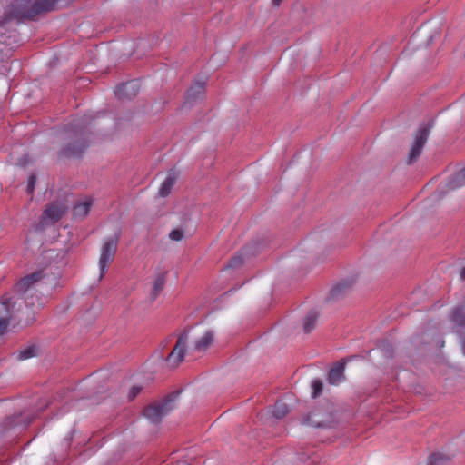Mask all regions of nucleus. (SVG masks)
Segmentation results:
<instances>
[{"label": "nucleus", "mask_w": 465, "mask_h": 465, "mask_svg": "<svg viewBox=\"0 0 465 465\" xmlns=\"http://www.w3.org/2000/svg\"><path fill=\"white\" fill-rule=\"evenodd\" d=\"M45 280H49V273L47 270L35 271L22 278L15 284V291L20 297L14 299L7 296H3L0 303L1 307L5 311V316H0V335L4 334L10 322L15 318V314L20 311V307L16 309V304L19 300H22L27 307H35V302H39L38 297H35L32 291L38 285L47 283Z\"/></svg>", "instance_id": "nucleus-1"}, {"label": "nucleus", "mask_w": 465, "mask_h": 465, "mask_svg": "<svg viewBox=\"0 0 465 465\" xmlns=\"http://www.w3.org/2000/svg\"><path fill=\"white\" fill-rule=\"evenodd\" d=\"M178 395V393L173 394L160 402L147 406L143 410V416L152 423L161 422L175 408L174 401Z\"/></svg>", "instance_id": "nucleus-2"}, {"label": "nucleus", "mask_w": 465, "mask_h": 465, "mask_svg": "<svg viewBox=\"0 0 465 465\" xmlns=\"http://www.w3.org/2000/svg\"><path fill=\"white\" fill-rule=\"evenodd\" d=\"M432 126V121L428 123H422L420 124L415 134L413 143L411 144L410 152L408 153L407 163L409 164L412 163L420 157L423 150V147L429 138Z\"/></svg>", "instance_id": "nucleus-3"}, {"label": "nucleus", "mask_w": 465, "mask_h": 465, "mask_svg": "<svg viewBox=\"0 0 465 465\" xmlns=\"http://www.w3.org/2000/svg\"><path fill=\"white\" fill-rule=\"evenodd\" d=\"M120 235L116 233L114 236L108 237L104 240L102 249L101 254L99 258V270H100V278H102L106 272L108 264L114 260L117 245L119 242Z\"/></svg>", "instance_id": "nucleus-4"}, {"label": "nucleus", "mask_w": 465, "mask_h": 465, "mask_svg": "<svg viewBox=\"0 0 465 465\" xmlns=\"http://www.w3.org/2000/svg\"><path fill=\"white\" fill-rule=\"evenodd\" d=\"M35 15L34 4L31 0H14L7 8L5 21L14 18L19 20L33 18Z\"/></svg>", "instance_id": "nucleus-5"}, {"label": "nucleus", "mask_w": 465, "mask_h": 465, "mask_svg": "<svg viewBox=\"0 0 465 465\" xmlns=\"http://www.w3.org/2000/svg\"><path fill=\"white\" fill-rule=\"evenodd\" d=\"M68 207L61 203H51L43 213L42 219L36 229L42 231L45 225L53 224L62 218Z\"/></svg>", "instance_id": "nucleus-6"}, {"label": "nucleus", "mask_w": 465, "mask_h": 465, "mask_svg": "<svg viewBox=\"0 0 465 465\" xmlns=\"http://www.w3.org/2000/svg\"><path fill=\"white\" fill-rule=\"evenodd\" d=\"M188 340V331H183L177 339L176 344L171 353L166 358V362L175 368L183 361L186 351V342Z\"/></svg>", "instance_id": "nucleus-7"}, {"label": "nucleus", "mask_w": 465, "mask_h": 465, "mask_svg": "<svg viewBox=\"0 0 465 465\" xmlns=\"http://www.w3.org/2000/svg\"><path fill=\"white\" fill-rule=\"evenodd\" d=\"M119 99H131L139 93V84L135 80L118 85L114 91Z\"/></svg>", "instance_id": "nucleus-8"}, {"label": "nucleus", "mask_w": 465, "mask_h": 465, "mask_svg": "<svg viewBox=\"0 0 465 465\" xmlns=\"http://www.w3.org/2000/svg\"><path fill=\"white\" fill-rule=\"evenodd\" d=\"M345 361H341L336 363V365L331 368L328 373V382L331 385H338L342 382L345 379L344 370H345Z\"/></svg>", "instance_id": "nucleus-9"}, {"label": "nucleus", "mask_w": 465, "mask_h": 465, "mask_svg": "<svg viewBox=\"0 0 465 465\" xmlns=\"http://www.w3.org/2000/svg\"><path fill=\"white\" fill-rule=\"evenodd\" d=\"M214 333L213 331H207L201 338L195 341L194 350L197 351H205L213 343Z\"/></svg>", "instance_id": "nucleus-10"}, {"label": "nucleus", "mask_w": 465, "mask_h": 465, "mask_svg": "<svg viewBox=\"0 0 465 465\" xmlns=\"http://www.w3.org/2000/svg\"><path fill=\"white\" fill-rule=\"evenodd\" d=\"M93 205V201L90 198H86L84 201L77 203L73 210L74 217L76 219L84 218Z\"/></svg>", "instance_id": "nucleus-11"}, {"label": "nucleus", "mask_w": 465, "mask_h": 465, "mask_svg": "<svg viewBox=\"0 0 465 465\" xmlns=\"http://www.w3.org/2000/svg\"><path fill=\"white\" fill-rule=\"evenodd\" d=\"M176 179H177V176L173 173H169L167 175V177L162 183V184L159 188L158 194L160 197H166L167 195L170 194L173 187L174 186V184L176 183Z\"/></svg>", "instance_id": "nucleus-12"}, {"label": "nucleus", "mask_w": 465, "mask_h": 465, "mask_svg": "<svg viewBox=\"0 0 465 465\" xmlns=\"http://www.w3.org/2000/svg\"><path fill=\"white\" fill-rule=\"evenodd\" d=\"M465 184V167L451 176L446 183L448 190H455Z\"/></svg>", "instance_id": "nucleus-13"}, {"label": "nucleus", "mask_w": 465, "mask_h": 465, "mask_svg": "<svg viewBox=\"0 0 465 465\" xmlns=\"http://www.w3.org/2000/svg\"><path fill=\"white\" fill-rule=\"evenodd\" d=\"M86 148V144L84 143H75L68 144L62 153L65 156L78 157L80 156Z\"/></svg>", "instance_id": "nucleus-14"}, {"label": "nucleus", "mask_w": 465, "mask_h": 465, "mask_svg": "<svg viewBox=\"0 0 465 465\" xmlns=\"http://www.w3.org/2000/svg\"><path fill=\"white\" fill-rule=\"evenodd\" d=\"M318 320V312L315 311H311L307 313V315L303 319L302 330L305 333H310L317 324Z\"/></svg>", "instance_id": "nucleus-15"}, {"label": "nucleus", "mask_w": 465, "mask_h": 465, "mask_svg": "<svg viewBox=\"0 0 465 465\" xmlns=\"http://www.w3.org/2000/svg\"><path fill=\"white\" fill-rule=\"evenodd\" d=\"M58 0H36L34 4V12L35 15L42 12H48L54 8Z\"/></svg>", "instance_id": "nucleus-16"}, {"label": "nucleus", "mask_w": 465, "mask_h": 465, "mask_svg": "<svg viewBox=\"0 0 465 465\" xmlns=\"http://www.w3.org/2000/svg\"><path fill=\"white\" fill-rule=\"evenodd\" d=\"M205 86L203 83H195L187 91V99L194 100L203 96Z\"/></svg>", "instance_id": "nucleus-17"}, {"label": "nucleus", "mask_w": 465, "mask_h": 465, "mask_svg": "<svg viewBox=\"0 0 465 465\" xmlns=\"http://www.w3.org/2000/svg\"><path fill=\"white\" fill-rule=\"evenodd\" d=\"M289 411L288 405L284 401H279L274 404L272 413L274 418L282 419L288 414Z\"/></svg>", "instance_id": "nucleus-18"}, {"label": "nucleus", "mask_w": 465, "mask_h": 465, "mask_svg": "<svg viewBox=\"0 0 465 465\" xmlns=\"http://www.w3.org/2000/svg\"><path fill=\"white\" fill-rule=\"evenodd\" d=\"M37 348L34 345L24 348L16 351V359L19 361L28 360L36 355Z\"/></svg>", "instance_id": "nucleus-19"}, {"label": "nucleus", "mask_w": 465, "mask_h": 465, "mask_svg": "<svg viewBox=\"0 0 465 465\" xmlns=\"http://www.w3.org/2000/svg\"><path fill=\"white\" fill-rule=\"evenodd\" d=\"M450 458L441 453L432 454L429 460L427 465H445L450 461Z\"/></svg>", "instance_id": "nucleus-20"}, {"label": "nucleus", "mask_w": 465, "mask_h": 465, "mask_svg": "<svg viewBox=\"0 0 465 465\" xmlns=\"http://www.w3.org/2000/svg\"><path fill=\"white\" fill-rule=\"evenodd\" d=\"M164 285V276L159 275L155 278L153 286L152 298L154 300L161 292Z\"/></svg>", "instance_id": "nucleus-21"}, {"label": "nucleus", "mask_w": 465, "mask_h": 465, "mask_svg": "<svg viewBox=\"0 0 465 465\" xmlns=\"http://www.w3.org/2000/svg\"><path fill=\"white\" fill-rule=\"evenodd\" d=\"M464 308L462 306L457 307L453 310L452 319L459 325L465 324V318L462 316Z\"/></svg>", "instance_id": "nucleus-22"}, {"label": "nucleus", "mask_w": 465, "mask_h": 465, "mask_svg": "<svg viewBox=\"0 0 465 465\" xmlns=\"http://www.w3.org/2000/svg\"><path fill=\"white\" fill-rule=\"evenodd\" d=\"M312 396L313 398L318 397L322 392L323 384L322 381L319 379L313 380L312 381Z\"/></svg>", "instance_id": "nucleus-23"}, {"label": "nucleus", "mask_w": 465, "mask_h": 465, "mask_svg": "<svg viewBox=\"0 0 465 465\" xmlns=\"http://www.w3.org/2000/svg\"><path fill=\"white\" fill-rule=\"evenodd\" d=\"M184 232L182 229H173L170 232L169 237L172 241H181L183 238Z\"/></svg>", "instance_id": "nucleus-24"}, {"label": "nucleus", "mask_w": 465, "mask_h": 465, "mask_svg": "<svg viewBox=\"0 0 465 465\" xmlns=\"http://www.w3.org/2000/svg\"><path fill=\"white\" fill-rule=\"evenodd\" d=\"M243 262L242 257L241 255H235L233 258L230 260L226 268H237L241 266Z\"/></svg>", "instance_id": "nucleus-25"}, {"label": "nucleus", "mask_w": 465, "mask_h": 465, "mask_svg": "<svg viewBox=\"0 0 465 465\" xmlns=\"http://www.w3.org/2000/svg\"><path fill=\"white\" fill-rule=\"evenodd\" d=\"M36 180L37 178L35 174H31L28 178L27 191L30 194H32L35 190Z\"/></svg>", "instance_id": "nucleus-26"}, {"label": "nucleus", "mask_w": 465, "mask_h": 465, "mask_svg": "<svg viewBox=\"0 0 465 465\" xmlns=\"http://www.w3.org/2000/svg\"><path fill=\"white\" fill-rule=\"evenodd\" d=\"M141 391H142L141 386H138V385L133 386L130 389V391L128 393V399L130 401L134 400L141 392Z\"/></svg>", "instance_id": "nucleus-27"}, {"label": "nucleus", "mask_w": 465, "mask_h": 465, "mask_svg": "<svg viewBox=\"0 0 465 465\" xmlns=\"http://www.w3.org/2000/svg\"><path fill=\"white\" fill-rule=\"evenodd\" d=\"M345 287L344 283L337 284L332 290H331V295L335 296L337 295L343 288Z\"/></svg>", "instance_id": "nucleus-28"}, {"label": "nucleus", "mask_w": 465, "mask_h": 465, "mask_svg": "<svg viewBox=\"0 0 465 465\" xmlns=\"http://www.w3.org/2000/svg\"><path fill=\"white\" fill-rule=\"evenodd\" d=\"M460 278H461L462 280H465V268H463V269L460 271Z\"/></svg>", "instance_id": "nucleus-29"}, {"label": "nucleus", "mask_w": 465, "mask_h": 465, "mask_svg": "<svg viewBox=\"0 0 465 465\" xmlns=\"http://www.w3.org/2000/svg\"><path fill=\"white\" fill-rule=\"evenodd\" d=\"M282 0H272V4L278 6L281 4Z\"/></svg>", "instance_id": "nucleus-30"}, {"label": "nucleus", "mask_w": 465, "mask_h": 465, "mask_svg": "<svg viewBox=\"0 0 465 465\" xmlns=\"http://www.w3.org/2000/svg\"><path fill=\"white\" fill-rule=\"evenodd\" d=\"M462 351H463V353L465 354V339L462 341Z\"/></svg>", "instance_id": "nucleus-31"}]
</instances>
